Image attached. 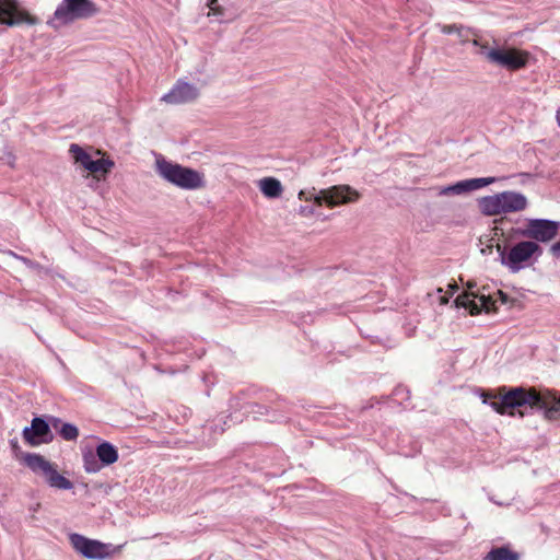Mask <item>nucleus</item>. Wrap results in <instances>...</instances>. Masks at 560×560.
<instances>
[{"instance_id": "obj_5", "label": "nucleus", "mask_w": 560, "mask_h": 560, "mask_svg": "<svg viewBox=\"0 0 560 560\" xmlns=\"http://www.w3.org/2000/svg\"><path fill=\"white\" fill-rule=\"evenodd\" d=\"M24 464L35 474L42 476L50 488L59 490H71L73 482L57 471L55 464L47 460L43 455L26 453L23 456Z\"/></svg>"}, {"instance_id": "obj_8", "label": "nucleus", "mask_w": 560, "mask_h": 560, "mask_svg": "<svg viewBox=\"0 0 560 560\" xmlns=\"http://www.w3.org/2000/svg\"><path fill=\"white\" fill-rule=\"evenodd\" d=\"M82 459L84 470L88 474H95L118 460V450L110 442L102 441L96 445L95 452H83Z\"/></svg>"}, {"instance_id": "obj_22", "label": "nucleus", "mask_w": 560, "mask_h": 560, "mask_svg": "<svg viewBox=\"0 0 560 560\" xmlns=\"http://www.w3.org/2000/svg\"><path fill=\"white\" fill-rule=\"evenodd\" d=\"M456 303L458 306L469 308L471 313H474V310H478V306L476 305L475 301L470 300L468 294H459L456 298Z\"/></svg>"}, {"instance_id": "obj_17", "label": "nucleus", "mask_w": 560, "mask_h": 560, "mask_svg": "<svg viewBox=\"0 0 560 560\" xmlns=\"http://www.w3.org/2000/svg\"><path fill=\"white\" fill-rule=\"evenodd\" d=\"M114 165L115 164L110 159L92 160L89 163V166L85 171L91 173L93 175V178L101 180L106 177V175L112 171Z\"/></svg>"}, {"instance_id": "obj_10", "label": "nucleus", "mask_w": 560, "mask_h": 560, "mask_svg": "<svg viewBox=\"0 0 560 560\" xmlns=\"http://www.w3.org/2000/svg\"><path fill=\"white\" fill-rule=\"evenodd\" d=\"M69 541L72 548L86 559L103 560L112 555L110 544H104L78 533L70 534Z\"/></svg>"}, {"instance_id": "obj_30", "label": "nucleus", "mask_w": 560, "mask_h": 560, "mask_svg": "<svg viewBox=\"0 0 560 560\" xmlns=\"http://www.w3.org/2000/svg\"><path fill=\"white\" fill-rule=\"evenodd\" d=\"M558 122L560 125V114L557 115Z\"/></svg>"}, {"instance_id": "obj_13", "label": "nucleus", "mask_w": 560, "mask_h": 560, "mask_svg": "<svg viewBox=\"0 0 560 560\" xmlns=\"http://www.w3.org/2000/svg\"><path fill=\"white\" fill-rule=\"evenodd\" d=\"M51 428L50 421L43 417H34L31 425L23 429L22 435L25 443L31 446L47 444L54 440Z\"/></svg>"}, {"instance_id": "obj_6", "label": "nucleus", "mask_w": 560, "mask_h": 560, "mask_svg": "<svg viewBox=\"0 0 560 560\" xmlns=\"http://www.w3.org/2000/svg\"><path fill=\"white\" fill-rule=\"evenodd\" d=\"M481 207L485 213L494 215L508 212L522 211L527 207L526 197L516 191H503L482 199Z\"/></svg>"}, {"instance_id": "obj_23", "label": "nucleus", "mask_w": 560, "mask_h": 560, "mask_svg": "<svg viewBox=\"0 0 560 560\" xmlns=\"http://www.w3.org/2000/svg\"><path fill=\"white\" fill-rule=\"evenodd\" d=\"M442 33L444 34H453V33H456L458 35L459 38H463V27L462 26H458L456 24H453V25H443L442 28H441Z\"/></svg>"}, {"instance_id": "obj_2", "label": "nucleus", "mask_w": 560, "mask_h": 560, "mask_svg": "<svg viewBox=\"0 0 560 560\" xmlns=\"http://www.w3.org/2000/svg\"><path fill=\"white\" fill-rule=\"evenodd\" d=\"M360 197V192L349 185H335L318 191L315 188H313L311 191L301 190L299 192V199L313 201V203L301 206L299 213L303 218H319L322 217V212H319L318 209L324 203L330 208H334L339 205L354 202L359 200Z\"/></svg>"}, {"instance_id": "obj_29", "label": "nucleus", "mask_w": 560, "mask_h": 560, "mask_svg": "<svg viewBox=\"0 0 560 560\" xmlns=\"http://www.w3.org/2000/svg\"><path fill=\"white\" fill-rule=\"evenodd\" d=\"M516 245H526V246H529V245H536L535 243L533 242H529V241H525V242H520L517 243Z\"/></svg>"}, {"instance_id": "obj_9", "label": "nucleus", "mask_w": 560, "mask_h": 560, "mask_svg": "<svg viewBox=\"0 0 560 560\" xmlns=\"http://www.w3.org/2000/svg\"><path fill=\"white\" fill-rule=\"evenodd\" d=\"M95 4L90 0H63L55 11L54 21L67 24L79 19H86L96 13Z\"/></svg>"}, {"instance_id": "obj_1", "label": "nucleus", "mask_w": 560, "mask_h": 560, "mask_svg": "<svg viewBox=\"0 0 560 560\" xmlns=\"http://www.w3.org/2000/svg\"><path fill=\"white\" fill-rule=\"evenodd\" d=\"M482 397L485 404H490L501 415L524 417L535 411H541L549 420L560 419V396L546 388L518 386L509 388L500 397L489 395L492 398L491 401L488 400V396L482 395Z\"/></svg>"}, {"instance_id": "obj_26", "label": "nucleus", "mask_w": 560, "mask_h": 560, "mask_svg": "<svg viewBox=\"0 0 560 560\" xmlns=\"http://www.w3.org/2000/svg\"><path fill=\"white\" fill-rule=\"evenodd\" d=\"M479 299L481 302V306L487 308L488 307V298H486L485 295H480Z\"/></svg>"}, {"instance_id": "obj_24", "label": "nucleus", "mask_w": 560, "mask_h": 560, "mask_svg": "<svg viewBox=\"0 0 560 560\" xmlns=\"http://www.w3.org/2000/svg\"><path fill=\"white\" fill-rule=\"evenodd\" d=\"M207 5L210 9L208 15L218 16L223 14V9L218 4V0H208Z\"/></svg>"}, {"instance_id": "obj_4", "label": "nucleus", "mask_w": 560, "mask_h": 560, "mask_svg": "<svg viewBox=\"0 0 560 560\" xmlns=\"http://www.w3.org/2000/svg\"><path fill=\"white\" fill-rule=\"evenodd\" d=\"M472 45L479 47L478 54L489 63L516 71L524 68L528 61V54L516 48L495 45L490 47L487 43L474 39Z\"/></svg>"}, {"instance_id": "obj_27", "label": "nucleus", "mask_w": 560, "mask_h": 560, "mask_svg": "<svg viewBox=\"0 0 560 560\" xmlns=\"http://www.w3.org/2000/svg\"><path fill=\"white\" fill-rule=\"evenodd\" d=\"M491 249H492V247H491V246H488V247H486V248H483V247H482V248H481V254H482V255H487L488 253H491Z\"/></svg>"}, {"instance_id": "obj_14", "label": "nucleus", "mask_w": 560, "mask_h": 560, "mask_svg": "<svg viewBox=\"0 0 560 560\" xmlns=\"http://www.w3.org/2000/svg\"><path fill=\"white\" fill-rule=\"evenodd\" d=\"M199 94V89L196 85L185 80H178L172 90L162 96L161 101L171 105H179L196 101Z\"/></svg>"}, {"instance_id": "obj_15", "label": "nucleus", "mask_w": 560, "mask_h": 560, "mask_svg": "<svg viewBox=\"0 0 560 560\" xmlns=\"http://www.w3.org/2000/svg\"><path fill=\"white\" fill-rule=\"evenodd\" d=\"M498 179L499 178H497V177H481V178L465 179V180L457 182L454 185L444 187L441 190V194L442 195H448V194L460 195V194H465L468 191H474V190L480 189L487 185L495 183Z\"/></svg>"}, {"instance_id": "obj_31", "label": "nucleus", "mask_w": 560, "mask_h": 560, "mask_svg": "<svg viewBox=\"0 0 560 560\" xmlns=\"http://www.w3.org/2000/svg\"><path fill=\"white\" fill-rule=\"evenodd\" d=\"M553 245L560 246V242H558V243H555Z\"/></svg>"}, {"instance_id": "obj_12", "label": "nucleus", "mask_w": 560, "mask_h": 560, "mask_svg": "<svg viewBox=\"0 0 560 560\" xmlns=\"http://www.w3.org/2000/svg\"><path fill=\"white\" fill-rule=\"evenodd\" d=\"M36 18L25 11L16 0H0V24L19 26L22 24L34 25Z\"/></svg>"}, {"instance_id": "obj_20", "label": "nucleus", "mask_w": 560, "mask_h": 560, "mask_svg": "<svg viewBox=\"0 0 560 560\" xmlns=\"http://www.w3.org/2000/svg\"><path fill=\"white\" fill-rule=\"evenodd\" d=\"M485 560H520V555L506 546L492 548Z\"/></svg>"}, {"instance_id": "obj_21", "label": "nucleus", "mask_w": 560, "mask_h": 560, "mask_svg": "<svg viewBox=\"0 0 560 560\" xmlns=\"http://www.w3.org/2000/svg\"><path fill=\"white\" fill-rule=\"evenodd\" d=\"M69 152L71 153L74 162L82 166L84 170L89 166V163L93 160L92 156L83 150L79 144L72 143Z\"/></svg>"}, {"instance_id": "obj_18", "label": "nucleus", "mask_w": 560, "mask_h": 560, "mask_svg": "<svg viewBox=\"0 0 560 560\" xmlns=\"http://www.w3.org/2000/svg\"><path fill=\"white\" fill-rule=\"evenodd\" d=\"M258 187L267 198H278L283 192L282 184L275 177H264L258 182Z\"/></svg>"}, {"instance_id": "obj_16", "label": "nucleus", "mask_w": 560, "mask_h": 560, "mask_svg": "<svg viewBox=\"0 0 560 560\" xmlns=\"http://www.w3.org/2000/svg\"><path fill=\"white\" fill-rule=\"evenodd\" d=\"M230 408L234 409V415H231V420L235 422H241L242 417L236 413V410L244 409L246 413H253V415H268L269 413V407L258 404V402H246L244 405H241L238 397H233L230 399Z\"/></svg>"}, {"instance_id": "obj_19", "label": "nucleus", "mask_w": 560, "mask_h": 560, "mask_svg": "<svg viewBox=\"0 0 560 560\" xmlns=\"http://www.w3.org/2000/svg\"><path fill=\"white\" fill-rule=\"evenodd\" d=\"M50 423L65 441H75L78 439L79 430L74 424L62 422L59 418L56 417H50Z\"/></svg>"}, {"instance_id": "obj_25", "label": "nucleus", "mask_w": 560, "mask_h": 560, "mask_svg": "<svg viewBox=\"0 0 560 560\" xmlns=\"http://www.w3.org/2000/svg\"><path fill=\"white\" fill-rule=\"evenodd\" d=\"M553 257H560V247H550Z\"/></svg>"}, {"instance_id": "obj_28", "label": "nucleus", "mask_w": 560, "mask_h": 560, "mask_svg": "<svg viewBox=\"0 0 560 560\" xmlns=\"http://www.w3.org/2000/svg\"><path fill=\"white\" fill-rule=\"evenodd\" d=\"M283 418H284V416H283V415H281V416H272L271 421H280V420H282Z\"/></svg>"}, {"instance_id": "obj_7", "label": "nucleus", "mask_w": 560, "mask_h": 560, "mask_svg": "<svg viewBox=\"0 0 560 560\" xmlns=\"http://www.w3.org/2000/svg\"><path fill=\"white\" fill-rule=\"evenodd\" d=\"M499 258L502 265L506 266L512 272H517L532 265V260L537 259L542 247H497Z\"/></svg>"}, {"instance_id": "obj_11", "label": "nucleus", "mask_w": 560, "mask_h": 560, "mask_svg": "<svg viewBox=\"0 0 560 560\" xmlns=\"http://www.w3.org/2000/svg\"><path fill=\"white\" fill-rule=\"evenodd\" d=\"M560 234V222L547 219H529L522 235L536 242L548 243Z\"/></svg>"}, {"instance_id": "obj_3", "label": "nucleus", "mask_w": 560, "mask_h": 560, "mask_svg": "<svg viewBox=\"0 0 560 560\" xmlns=\"http://www.w3.org/2000/svg\"><path fill=\"white\" fill-rule=\"evenodd\" d=\"M155 172L167 183L186 190H194L205 186L203 174L196 170L167 161L159 155L155 160Z\"/></svg>"}]
</instances>
